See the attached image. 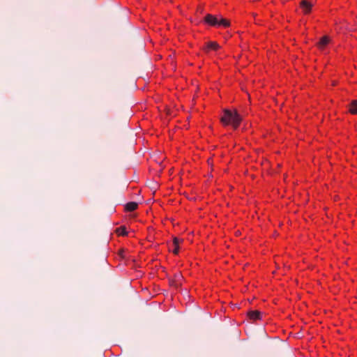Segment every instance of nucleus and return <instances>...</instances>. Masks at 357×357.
<instances>
[{
  "mask_svg": "<svg viewBox=\"0 0 357 357\" xmlns=\"http://www.w3.org/2000/svg\"><path fill=\"white\" fill-rule=\"evenodd\" d=\"M242 121L241 116L236 110L232 112L229 109H224L223 115L220 118V121L225 125H231L234 129H236Z\"/></svg>",
  "mask_w": 357,
  "mask_h": 357,
  "instance_id": "1",
  "label": "nucleus"
},
{
  "mask_svg": "<svg viewBox=\"0 0 357 357\" xmlns=\"http://www.w3.org/2000/svg\"><path fill=\"white\" fill-rule=\"evenodd\" d=\"M218 19L215 15L207 14L204 17V22L211 26H216L218 25Z\"/></svg>",
  "mask_w": 357,
  "mask_h": 357,
  "instance_id": "2",
  "label": "nucleus"
},
{
  "mask_svg": "<svg viewBox=\"0 0 357 357\" xmlns=\"http://www.w3.org/2000/svg\"><path fill=\"white\" fill-rule=\"evenodd\" d=\"M300 6L303 10V13L307 15L311 11L312 3L307 0H303L300 3Z\"/></svg>",
  "mask_w": 357,
  "mask_h": 357,
  "instance_id": "3",
  "label": "nucleus"
},
{
  "mask_svg": "<svg viewBox=\"0 0 357 357\" xmlns=\"http://www.w3.org/2000/svg\"><path fill=\"white\" fill-rule=\"evenodd\" d=\"M248 316L251 320L256 321L258 319H261V313L260 311L258 310L249 311L248 312Z\"/></svg>",
  "mask_w": 357,
  "mask_h": 357,
  "instance_id": "4",
  "label": "nucleus"
},
{
  "mask_svg": "<svg viewBox=\"0 0 357 357\" xmlns=\"http://www.w3.org/2000/svg\"><path fill=\"white\" fill-rule=\"evenodd\" d=\"M329 42H330L329 37L325 36L320 39L317 45H318L319 48L323 49L329 43Z\"/></svg>",
  "mask_w": 357,
  "mask_h": 357,
  "instance_id": "5",
  "label": "nucleus"
},
{
  "mask_svg": "<svg viewBox=\"0 0 357 357\" xmlns=\"http://www.w3.org/2000/svg\"><path fill=\"white\" fill-rule=\"evenodd\" d=\"M220 45L216 42H208L206 45V48L204 49L206 51H208L209 50H217L220 48Z\"/></svg>",
  "mask_w": 357,
  "mask_h": 357,
  "instance_id": "6",
  "label": "nucleus"
},
{
  "mask_svg": "<svg viewBox=\"0 0 357 357\" xmlns=\"http://www.w3.org/2000/svg\"><path fill=\"white\" fill-rule=\"evenodd\" d=\"M349 112L352 114H357V100H354L349 105Z\"/></svg>",
  "mask_w": 357,
  "mask_h": 357,
  "instance_id": "7",
  "label": "nucleus"
},
{
  "mask_svg": "<svg viewBox=\"0 0 357 357\" xmlns=\"http://www.w3.org/2000/svg\"><path fill=\"white\" fill-rule=\"evenodd\" d=\"M138 204L136 202H128L126 205V209L128 211H133L137 208Z\"/></svg>",
  "mask_w": 357,
  "mask_h": 357,
  "instance_id": "8",
  "label": "nucleus"
},
{
  "mask_svg": "<svg viewBox=\"0 0 357 357\" xmlns=\"http://www.w3.org/2000/svg\"><path fill=\"white\" fill-rule=\"evenodd\" d=\"M218 26H222L224 27H228L230 26V22L227 19L220 17L218 19Z\"/></svg>",
  "mask_w": 357,
  "mask_h": 357,
  "instance_id": "9",
  "label": "nucleus"
},
{
  "mask_svg": "<svg viewBox=\"0 0 357 357\" xmlns=\"http://www.w3.org/2000/svg\"><path fill=\"white\" fill-rule=\"evenodd\" d=\"M117 232H119L121 235H126L127 232L126 231V228L124 227H121L117 229Z\"/></svg>",
  "mask_w": 357,
  "mask_h": 357,
  "instance_id": "10",
  "label": "nucleus"
},
{
  "mask_svg": "<svg viewBox=\"0 0 357 357\" xmlns=\"http://www.w3.org/2000/svg\"><path fill=\"white\" fill-rule=\"evenodd\" d=\"M181 241V240H180L179 238H178L176 237L174 238V240H173L174 246L178 247V244L180 243Z\"/></svg>",
  "mask_w": 357,
  "mask_h": 357,
  "instance_id": "11",
  "label": "nucleus"
},
{
  "mask_svg": "<svg viewBox=\"0 0 357 357\" xmlns=\"http://www.w3.org/2000/svg\"><path fill=\"white\" fill-rule=\"evenodd\" d=\"M178 249H179L178 247L174 246V248L172 250L173 253H174L175 255H177L178 253Z\"/></svg>",
  "mask_w": 357,
  "mask_h": 357,
  "instance_id": "12",
  "label": "nucleus"
}]
</instances>
